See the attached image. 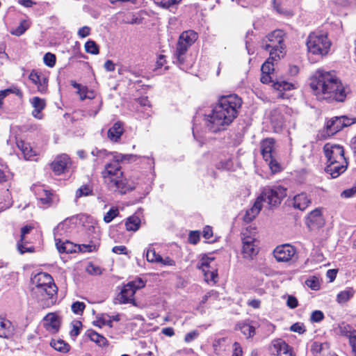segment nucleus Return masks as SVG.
<instances>
[{"label": "nucleus", "instance_id": "obj_1", "mask_svg": "<svg viewBox=\"0 0 356 356\" xmlns=\"http://www.w3.org/2000/svg\"><path fill=\"white\" fill-rule=\"evenodd\" d=\"M136 158V156L132 154H115L113 156V161L107 163L101 175L104 183L106 186L120 194H125L135 189L143 191V193L147 195L150 191L149 182H145L138 177H131L129 179L124 178L120 162L131 159Z\"/></svg>", "mask_w": 356, "mask_h": 356}, {"label": "nucleus", "instance_id": "obj_2", "mask_svg": "<svg viewBox=\"0 0 356 356\" xmlns=\"http://www.w3.org/2000/svg\"><path fill=\"white\" fill-rule=\"evenodd\" d=\"M312 93L318 100L343 102L350 92L341 80L332 72L318 69L310 78Z\"/></svg>", "mask_w": 356, "mask_h": 356}, {"label": "nucleus", "instance_id": "obj_3", "mask_svg": "<svg viewBox=\"0 0 356 356\" xmlns=\"http://www.w3.org/2000/svg\"><path fill=\"white\" fill-rule=\"evenodd\" d=\"M241 104V99L236 95L221 97L211 113L204 115L207 128L212 132L225 129L236 118Z\"/></svg>", "mask_w": 356, "mask_h": 356}, {"label": "nucleus", "instance_id": "obj_4", "mask_svg": "<svg viewBox=\"0 0 356 356\" xmlns=\"http://www.w3.org/2000/svg\"><path fill=\"white\" fill-rule=\"evenodd\" d=\"M33 293L42 307H49L56 302L57 286L52 277L47 273H39L31 278Z\"/></svg>", "mask_w": 356, "mask_h": 356}, {"label": "nucleus", "instance_id": "obj_5", "mask_svg": "<svg viewBox=\"0 0 356 356\" xmlns=\"http://www.w3.org/2000/svg\"><path fill=\"white\" fill-rule=\"evenodd\" d=\"M324 154L327 159L325 171L332 178H337L344 172L348 162L344 156L343 147L338 144L327 143L323 147Z\"/></svg>", "mask_w": 356, "mask_h": 356}, {"label": "nucleus", "instance_id": "obj_6", "mask_svg": "<svg viewBox=\"0 0 356 356\" xmlns=\"http://www.w3.org/2000/svg\"><path fill=\"white\" fill-rule=\"evenodd\" d=\"M197 38V33L193 30L184 31L179 35L173 55V62L181 69H185L184 65L188 49L195 42Z\"/></svg>", "mask_w": 356, "mask_h": 356}, {"label": "nucleus", "instance_id": "obj_7", "mask_svg": "<svg viewBox=\"0 0 356 356\" xmlns=\"http://www.w3.org/2000/svg\"><path fill=\"white\" fill-rule=\"evenodd\" d=\"M306 44L309 54L322 58L328 54L331 42L326 35L313 32L309 35Z\"/></svg>", "mask_w": 356, "mask_h": 356}, {"label": "nucleus", "instance_id": "obj_8", "mask_svg": "<svg viewBox=\"0 0 356 356\" xmlns=\"http://www.w3.org/2000/svg\"><path fill=\"white\" fill-rule=\"evenodd\" d=\"M264 49L269 51L270 58L279 60L286 54L284 44V33L281 30H275L266 36Z\"/></svg>", "mask_w": 356, "mask_h": 356}, {"label": "nucleus", "instance_id": "obj_9", "mask_svg": "<svg viewBox=\"0 0 356 356\" xmlns=\"http://www.w3.org/2000/svg\"><path fill=\"white\" fill-rule=\"evenodd\" d=\"M252 233H256V229L251 226L242 232V254L248 259H252L259 252V241Z\"/></svg>", "mask_w": 356, "mask_h": 356}, {"label": "nucleus", "instance_id": "obj_10", "mask_svg": "<svg viewBox=\"0 0 356 356\" xmlns=\"http://www.w3.org/2000/svg\"><path fill=\"white\" fill-rule=\"evenodd\" d=\"M197 266L202 271L204 280L208 284H214L217 282V264L213 257L209 255L202 256Z\"/></svg>", "mask_w": 356, "mask_h": 356}, {"label": "nucleus", "instance_id": "obj_11", "mask_svg": "<svg viewBox=\"0 0 356 356\" xmlns=\"http://www.w3.org/2000/svg\"><path fill=\"white\" fill-rule=\"evenodd\" d=\"M259 196L264 204L269 207H275L286 196V189L281 186H268L264 188Z\"/></svg>", "mask_w": 356, "mask_h": 356}, {"label": "nucleus", "instance_id": "obj_12", "mask_svg": "<svg viewBox=\"0 0 356 356\" xmlns=\"http://www.w3.org/2000/svg\"><path fill=\"white\" fill-rule=\"evenodd\" d=\"M275 149V140L273 138H266L261 143V154L267 163L273 174L281 170L280 163L275 160L273 156Z\"/></svg>", "mask_w": 356, "mask_h": 356}, {"label": "nucleus", "instance_id": "obj_13", "mask_svg": "<svg viewBox=\"0 0 356 356\" xmlns=\"http://www.w3.org/2000/svg\"><path fill=\"white\" fill-rule=\"evenodd\" d=\"M56 248L60 253H73L78 251L92 252L95 250V245H83L74 244L67 240L62 239L56 242Z\"/></svg>", "mask_w": 356, "mask_h": 356}, {"label": "nucleus", "instance_id": "obj_14", "mask_svg": "<svg viewBox=\"0 0 356 356\" xmlns=\"http://www.w3.org/2000/svg\"><path fill=\"white\" fill-rule=\"evenodd\" d=\"M296 249L289 244L277 245L273 250V256L277 262H289L296 254Z\"/></svg>", "mask_w": 356, "mask_h": 356}, {"label": "nucleus", "instance_id": "obj_15", "mask_svg": "<svg viewBox=\"0 0 356 356\" xmlns=\"http://www.w3.org/2000/svg\"><path fill=\"white\" fill-rule=\"evenodd\" d=\"M80 99L84 100L86 99H94V110H90L88 114L90 116H95L102 107V101L100 97L97 96V93L94 90H89L87 87H83L78 91Z\"/></svg>", "mask_w": 356, "mask_h": 356}, {"label": "nucleus", "instance_id": "obj_16", "mask_svg": "<svg viewBox=\"0 0 356 356\" xmlns=\"http://www.w3.org/2000/svg\"><path fill=\"white\" fill-rule=\"evenodd\" d=\"M32 190L41 207L45 208L50 206L53 194L43 185H34Z\"/></svg>", "mask_w": 356, "mask_h": 356}, {"label": "nucleus", "instance_id": "obj_17", "mask_svg": "<svg viewBox=\"0 0 356 356\" xmlns=\"http://www.w3.org/2000/svg\"><path fill=\"white\" fill-rule=\"evenodd\" d=\"M71 161L67 154H61L56 157L51 163V168L56 175H60L69 170Z\"/></svg>", "mask_w": 356, "mask_h": 356}, {"label": "nucleus", "instance_id": "obj_18", "mask_svg": "<svg viewBox=\"0 0 356 356\" xmlns=\"http://www.w3.org/2000/svg\"><path fill=\"white\" fill-rule=\"evenodd\" d=\"M306 224L311 229L322 227L325 225V219L321 209H315L307 216Z\"/></svg>", "mask_w": 356, "mask_h": 356}, {"label": "nucleus", "instance_id": "obj_19", "mask_svg": "<svg viewBox=\"0 0 356 356\" xmlns=\"http://www.w3.org/2000/svg\"><path fill=\"white\" fill-rule=\"evenodd\" d=\"M271 351L275 356H294L292 349L282 339L273 341Z\"/></svg>", "mask_w": 356, "mask_h": 356}, {"label": "nucleus", "instance_id": "obj_20", "mask_svg": "<svg viewBox=\"0 0 356 356\" xmlns=\"http://www.w3.org/2000/svg\"><path fill=\"white\" fill-rule=\"evenodd\" d=\"M29 77L31 82L37 86L40 93L44 94L47 92L48 79L46 76L42 73L32 71Z\"/></svg>", "mask_w": 356, "mask_h": 356}, {"label": "nucleus", "instance_id": "obj_21", "mask_svg": "<svg viewBox=\"0 0 356 356\" xmlns=\"http://www.w3.org/2000/svg\"><path fill=\"white\" fill-rule=\"evenodd\" d=\"M29 103L33 108L32 115L36 119L42 120L43 118L42 111L47 105L45 99L39 97H33L29 99Z\"/></svg>", "mask_w": 356, "mask_h": 356}, {"label": "nucleus", "instance_id": "obj_22", "mask_svg": "<svg viewBox=\"0 0 356 356\" xmlns=\"http://www.w3.org/2000/svg\"><path fill=\"white\" fill-rule=\"evenodd\" d=\"M136 291L131 287L130 284H125L118 295V300L120 303H132L134 306H138L134 301V296Z\"/></svg>", "mask_w": 356, "mask_h": 356}, {"label": "nucleus", "instance_id": "obj_23", "mask_svg": "<svg viewBox=\"0 0 356 356\" xmlns=\"http://www.w3.org/2000/svg\"><path fill=\"white\" fill-rule=\"evenodd\" d=\"M44 325L50 332H56L58 330L60 321L55 313H49L44 318Z\"/></svg>", "mask_w": 356, "mask_h": 356}, {"label": "nucleus", "instance_id": "obj_24", "mask_svg": "<svg viewBox=\"0 0 356 356\" xmlns=\"http://www.w3.org/2000/svg\"><path fill=\"white\" fill-rule=\"evenodd\" d=\"M311 203V200L305 193H301L295 195L292 200V206L297 209L303 211Z\"/></svg>", "mask_w": 356, "mask_h": 356}, {"label": "nucleus", "instance_id": "obj_25", "mask_svg": "<svg viewBox=\"0 0 356 356\" xmlns=\"http://www.w3.org/2000/svg\"><path fill=\"white\" fill-rule=\"evenodd\" d=\"M343 128L340 116L334 117L327 120L325 124L326 133L332 136Z\"/></svg>", "mask_w": 356, "mask_h": 356}, {"label": "nucleus", "instance_id": "obj_26", "mask_svg": "<svg viewBox=\"0 0 356 356\" xmlns=\"http://www.w3.org/2000/svg\"><path fill=\"white\" fill-rule=\"evenodd\" d=\"M264 205V202L261 200V197L259 196L255 202L254 203V205L246 211V213L244 216V220L245 222H250L252 221L260 212L262 207Z\"/></svg>", "mask_w": 356, "mask_h": 356}, {"label": "nucleus", "instance_id": "obj_27", "mask_svg": "<svg viewBox=\"0 0 356 356\" xmlns=\"http://www.w3.org/2000/svg\"><path fill=\"white\" fill-rule=\"evenodd\" d=\"M70 222L65 220L59 223L54 230L55 241L57 242L64 239L69 234Z\"/></svg>", "mask_w": 356, "mask_h": 356}, {"label": "nucleus", "instance_id": "obj_28", "mask_svg": "<svg viewBox=\"0 0 356 356\" xmlns=\"http://www.w3.org/2000/svg\"><path fill=\"white\" fill-rule=\"evenodd\" d=\"M124 132L123 124L120 122H115L107 133L108 138L113 142H118Z\"/></svg>", "mask_w": 356, "mask_h": 356}, {"label": "nucleus", "instance_id": "obj_29", "mask_svg": "<svg viewBox=\"0 0 356 356\" xmlns=\"http://www.w3.org/2000/svg\"><path fill=\"white\" fill-rule=\"evenodd\" d=\"M86 336L100 347H104L108 345L107 339L103 335L97 333L93 330H87Z\"/></svg>", "mask_w": 356, "mask_h": 356}, {"label": "nucleus", "instance_id": "obj_30", "mask_svg": "<svg viewBox=\"0 0 356 356\" xmlns=\"http://www.w3.org/2000/svg\"><path fill=\"white\" fill-rule=\"evenodd\" d=\"M17 146L21 150L24 159L26 160H32L36 155L29 143H25L23 140H17Z\"/></svg>", "mask_w": 356, "mask_h": 356}, {"label": "nucleus", "instance_id": "obj_31", "mask_svg": "<svg viewBox=\"0 0 356 356\" xmlns=\"http://www.w3.org/2000/svg\"><path fill=\"white\" fill-rule=\"evenodd\" d=\"M13 333L11 322L0 316V337L8 338Z\"/></svg>", "mask_w": 356, "mask_h": 356}, {"label": "nucleus", "instance_id": "obj_32", "mask_svg": "<svg viewBox=\"0 0 356 356\" xmlns=\"http://www.w3.org/2000/svg\"><path fill=\"white\" fill-rule=\"evenodd\" d=\"M33 229V227L31 225H26L21 229V235L20 240L17 242V249L21 254H24L25 252H28V251H31V249L27 248L26 250L23 249V243L26 242V236L29 234L30 232Z\"/></svg>", "mask_w": 356, "mask_h": 356}, {"label": "nucleus", "instance_id": "obj_33", "mask_svg": "<svg viewBox=\"0 0 356 356\" xmlns=\"http://www.w3.org/2000/svg\"><path fill=\"white\" fill-rule=\"evenodd\" d=\"M355 293V291L353 288H346L337 294L336 301L340 305L345 304L354 296Z\"/></svg>", "mask_w": 356, "mask_h": 356}, {"label": "nucleus", "instance_id": "obj_34", "mask_svg": "<svg viewBox=\"0 0 356 356\" xmlns=\"http://www.w3.org/2000/svg\"><path fill=\"white\" fill-rule=\"evenodd\" d=\"M146 259L149 263L157 264L161 257L160 254H157L154 248V243H151L147 248L145 252Z\"/></svg>", "mask_w": 356, "mask_h": 356}, {"label": "nucleus", "instance_id": "obj_35", "mask_svg": "<svg viewBox=\"0 0 356 356\" xmlns=\"http://www.w3.org/2000/svg\"><path fill=\"white\" fill-rule=\"evenodd\" d=\"M140 219L136 216H132L127 218L125 226L127 231H137L140 225Z\"/></svg>", "mask_w": 356, "mask_h": 356}, {"label": "nucleus", "instance_id": "obj_36", "mask_svg": "<svg viewBox=\"0 0 356 356\" xmlns=\"http://www.w3.org/2000/svg\"><path fill=\"white\" fill-rule=\"evenodd\" d=\"M92 186L89 184H83L76 191L75 198L77 200L81 197L92 195Z\"/></svg>", "mask_w": 356, "mask_h": 356}, {"label": "nucleus", "instance_id": "obj_37", "mask_svg": "<svg viewBox=\"0 0 356 356\" xmlns=\"http://www.w3.org/2000/svg\"><path fill=\"white\" fill-rule=\"evenodd\" d=\"M273 88L280 92L283 90H291L295 88V86L293 83L284 81V80H277L273 82Z\"/></svg>", "mask_w": 356, "mask_h": 356}, {"label": "nucleus", "instance_id": "obj_38", "mask_svg": "<svg viewBox=\"0 0 356 356\" xmlns=\"http://www.w3.org/2000/svg\"><path fill=\"white\" fill-rule=\"evenodd\" d=\"M31 23L29 20H22L19 26L16 28L12 29L10 33L15 36H20L25 33V31L30 27Z\"/></svg>", "mask_w": 356, "mask_h": 356}, {"label": "nucleus", "instance_id": "obj_39", "mask_svg": "<svg viewBox=\"0 0 356 356\" xmlns=\"http://www.w3.org/2000/svg\"><path fill=\"white\" fill-rule=\"evenodd\" d=\"M238 327L241 333L246 337L250 338L255 334L254 327L250 324L245 323H241L238 325Z\"/></svg>", "mask_w": 356, "mask_h": 356}, {"label": "nucleus", "instance_id": "obj_40", "mask_svg": "<svg viewBox=\"0 0 356 356\" xmlns=\"http://www.w3.org/2000/svg\"><path fill=\"white\" fill-rule=\"evenodd\" d=\"M12 173L8 166L0 159V182H5L12 177Z\"/></svg>", "mask_w": 356, "mask_h": 356}, {"label": "nucleus", "instance_id": "obj_41", "mask_svg": "<svg viewBox=\"0 0 356 356\" xmlns=\"http://www.w3.org/2000/svg\"><path fill=\"white\" fill-rule=\"evenodd\" d=\"M50 344L52 348L59 352L66 353L69 350L68 344L61 339H53Z\"/></svg>", "mask_w": 356, "mask_h": 356}, {"label": "nucleus", "instance_id": "obj_42", "mask_svg": "<svg viewBox=\"0 0 356 356\" xmlns=\"http://www.w3.org/2000/svg\"><path fill=\"white\" fill-rule=\"evenodd\" d=\"M91 153L93 156L97 157L98 159H112V161H113V156L115 154H118V152H108L106 149H93Z\"/></svg>", "mask_w": 356, "mask_h": 356}, {"label": "nucleus", "instance_id": "obj_43", "mask_svg": "<svg viewBox=\"0 0 356 356\" xmlns=\"http://www.w3.org/2000/svg\"><path fill=\"white\" fill-rule=\"evenodd\" d=\"M85 51L90 54L97 55L99 52V47L93 40H88L84 45Z\"/></svg>", "mask_w": 356, "mask_h": 356}, {"label": "nucleus", "instance_id": "obj_44", "mask_svg": "<svg viewBox=\"0 0 356 356\" xmlns=\"http://www.w3.org/2000/svg\"><path fill=\"white\" fill-rule=\"evenodd\" d=\"M233 162L230 158H225L221 159L217 164L216 167L220 170H231L232 169Z\"/></svg>", "mask_w": 356, "mask_h": 356}, {"label": "nucleus", "instance_id": "obj_45", "mask_svg": "<svg viewBox=\"0 0 356 356\" xmlns=\"http://www.w3.org/2000/svg\"><path fill=\"white\" fill-rule=\"evenodd\" d=\"M226 341L227 339L224 337L214 340L213 343V348L216 354H220V353L225 349L224 348Z\"/></svg>", "mask_w": 356, "mask_h": 356}, {"label": "nucleus", "instance_id": "obj_46", "mask_svg": "<svg viewBox=\"0 0 356 356\" xmlns=\"http://www.w3.org/2000/svg\"><path fill=\"white\" fill-rule=\"evenodd\" d=\"M275 60H276L273 58H270V56L268 60L262 65L261 68V72L271 74L274 71V64L273 61Z\"/></svg>", "mask_w": 356, "mask_h": 356}, {"label": "nucleus", "instance_id": "obj_47", "mask_svg": "<svg viewBox=\"0 0 356 356\" xmlns=\"http://www.w3.org/2000/svg\"><path fill=\"white\" fill-rule=\"evenodd\" d=\"M82 328V323L79 321H73L72 323V329L70 332V336L76 338L79 334Z\"/></svg>", "mask_w": 356, "mask_h": 356}, {"label": "nucleus", "instance_id": "obj_48", "mask_svg": "<svg viewBox=\"0 0 356 356\" xmlns=\"http://www.w3.org/2000/svg\"><path fill=\"white\" fill-rule=\"evenodd\" d=\"M179 2V0H154L155 4L162 8H169Z\"/></svg>", "mask_w": 356, "mask_h": 356}, {"label": "nucleus", "instance_id": "obj_49", "mask_svg": "<svg viewBox=\"0 0 356 356\" xmlns=\"http://www.w3.org/2000/svg\"><path fill=\"white\" fill-rule=\"evenodd\" d=\"M84 219L88 222V225H86L87 230L89 232H93V233H99V228L98 226H97V224L95 222H94L92 218L88 217H85Z\"/></svg>", "mask_w": 356, "mask_h": 356}, {"label": "nucleus", "instance_id": "obj_50", "mask_svg": "<svg viewBox=\"0 0 356 356\" xmlns=\"http://www.w3.org/2000/svg\"><path fill=\"white\" fill-rule=\"evenodd\" d=\"M86 307V305L82 302H75L72 306V311L77 315H81Z\"/></svg>", "mask_w": 356, "mask_h": 356}, {"label": "nucleus", "instance_id": "obj_51", "mask_svg": "<svg viewBox=\"0 0 356 356\" xmlns=\"http://www.w3.org/2000/svg\"><path fill=\"white\" fill-rule=\"evenodd\" d=\"M56 59V56L51 53H47L43 57L44 64L49 67H53L55 65Z\"/></svg>", "mask_w": 356, "mask_h": 356}, {"label": "nucleus", "instance_id": "obj_52", "mask_svg": "<svg viewBox=\"0 0 356 356\" xmlns=\"http://www.w3.org/2000/svg\"><path fill=\"white\" fill-rule=\"evenodd\" d=\"M119 213L117 208H111L104 216V220L105 222L108 223L111 222L115 217Z\"/></svg>", "mask_w": 356, "mask_h": 356}, {"label": "nucleus", "instance_id": "obj_53", "mask_svg": "<svg viewBox=\"0 0 356 356\" xmlns=\"http://www.w3.org/2000/svg\"><path fill=\"white\" fill-rule=\"evenodd\" d=\"M306 285L312 290H318L320 288L319 280L316 277L307 279L305 282Z\"/></svg>", "mask_w": 356, "mask_h": 356}, {"label": "nucleus", "instance_id": "obj_54", "mask_svg": "<svg viewBox=\"0 0 356 356\" xmlns=\"http://www.w3.org/2000/svg\"><path fill=\"white\" fill-rule=\"evenodd\" d=\"M325 316L323 312L320 310H314L312 312L310 321L312 323H320L324 318Z\"/></svg>", "mask_w": 356, "mask_h": 356}, {"label": "nucleus", "instance_id": "obj_55", "mask_svg": "<svg viewBox=\"0 0 356 356\" xmlns=\"http://www.w3.org/2000/svg\"><path fill=\"white\" fill-rule=\"evenodd\" d=\"M86 271L88 273L92 275H99L102 273L101 268L94 265L93 264H89L86 267Z\"/></svg>", "mask_w": 356, "mask_h": 356}, {"label": "nucleus", "instance_id": "obj_56", "mask_svg": "<svg viewBox=\"0 0 356 356\" xmlns=\"http://www.w3.org/2000/svg\"><path fill=\"white\" fill-rule=\"evenodd\" d=\"M127 284H130L131 287L135 291H136L138 289L143 288L145 285V282L140 278H137L133 281H131L128 282Z\"/></svg>", "mask_w": 356, "mask_h": 356}, {"label": "nucleus", "instance_id": "obj_57", "mask_svg": "<svg viewBox=\"0 0 356 356\" xmlns=\"http://www.w3.org/2000/svg\"><path fill=\"white\" fill-rule=\"evenodd\" d=\"M157 264H160L164 266H175L176 263H175V260H173L172 258H170L168 256H166L164 257L161 256Z\"/></svg>", "mask_w": 356, "mask_h": 356}, {"label": "nucleus", "instance_id": "obj_58", "mask_svg": "<svg viewBox=\"0 0 356 356\" xmlns=\"http://www.w3.org/2000/svg\"><path fill=\"white\" fill-rule=\"evenodd\" d=\"M340 331L343 336L349 339V335L353 332H356V330L352 328L349 325H344L340 327Z\"/></svg>", "mask_w": 356, "mask_h": 356}, {"label": "nucleus", "instance_id": "obj_59", "mask_svg": "<svg viewBox=\"0 0 356 356\" xmlns=\"http://www.w3.org/2000/svg\"><path fill=\"white\" fill-rule=\"evenodd\" d=\"M348 342L353 355L356 356V332H353L349 335Z\"/></svg>", "mask_w": 356, "mask_h": 356}, {"label": "nucleus", "instance_id": "obj_60", "mask_svg": "<svg viewBox=\"0 0 356 356\" xmlns=\"http://www.w3.org/2000/svg\"><path fill=\"white\" fill-rule=\"evenodd\" d=\"M91 29L88 26L81 27L77 32V35L80 38H84L90 35Z\"/></svg>", "mask_w": 356, "mask_h": 356}, {"label": "nucleus", "instance_id": "obj_61", "mask_svg": "<svg viewBox=\"0 0 356 356\" xmlns=\"http://www.w3.org/2000/svg\"><path fill=\"white\" fill-rule=\"evenodd\" d=\"M203 236L206 240L211 242L213 241V231L212 228L210 226H205L203 229Z\"/></svg>", "mask_w": 356, "mask_h": 356}, {"label": "nucleus", "instance_id": "obj_62", "mask_svg": "<svg viewBox=\"0 0 356 356\" xmlns=\"http://www.w3.org/2000/svg\"><path fill=\"white\" fill-rule=\"evenodd\" d=\"M340 117H341L342 125L343 127L350 126L356 122L355 118H349L346 115H341Z\"/></svg>", "mask_w": 356, "mask_h": 356}, {"label": "nucleus", "instance_id": "obj_63", "mask_svg": "<svg viewBox=\"0 0 356 356\" xmlns=\"http://www.w3.org/2000/svg\"><path fill=\"white\" fill-rule=\"evenodd\" d=\"M198 332L196 330L191 331L187 333L184 337V341L186 343H190L195 340L198 337Z\"/></svg>", "mask_w": 356, "mask_h": 356}, {"label": "nucleus", "instance_id": "obj_64", "mask_svg": "<svg viewBox=\"0 0 356 356\" xmlns=\"http://www.w3.org/2000/svg\"><path fill=\"white\" fill-rule=\"evenodd\" d=\"M290 330L294 332L302 334L305 332V326L302 323H296L291 326Z\"/></svg>", "mask_w": 356, "mask_h": 356}]
</instances>
